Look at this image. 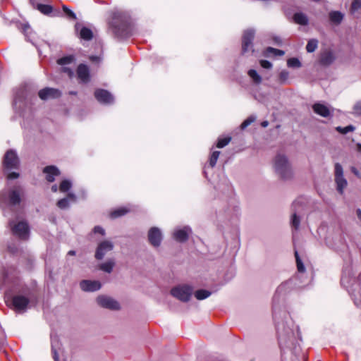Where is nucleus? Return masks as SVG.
I'll list each match as a JSON object with an SVG mask.
<instances>
[{
  "mask_svg": "<svg viewBox=\"0 0 361 361\" xmlns=\"http://www.w3.org/2000/svg\"><path fill=\"white\" fill-rule=\"evenodd\" d=\"M336 130L341 134H347L349 132L353 131L355 128L350 125L346 127L342 128L341 126L336 127Z\"/></svg>",
  "mask_w": 361,
  "mask_h": 361,
  "instance_id": "38",
  "label": "nucleus"
},
{
  "mask_svg": "<svg viewBox=\"0 0 361 361\" xmlns=\"http://www.w3.org/2000/svg\"><path fill=\"white\" fill-rule=\"evenodd\" d=\"M318 46V40L315 39H310L306 46L307 51L309 53L314 52Z\"/></svg>",
  "mask_w": 361,
  "mask_h": 361,
  "instance_id": "29",
  "label": "nucleus"
},
{
  "mask_svg": "<svg viewBox=\"0 0 361 361\" xmlns=\"http://www.w3.org/2000/svg\"><path fill=\"white\" fill-rule=\"evenodd\" d=\"M8 179H15L19 177V173L16 172L9 173L7 176Z\"/></svg>",
  "mask_w": 361,
  "mask_h": 361,
  "instance_id": "46",
  "label": "nucleus"
},
{
  "mask_svg": "<svg viewBox=\"0 0 361 361\" xmlns=\"http://www.w3.org/2000/svg\"><path fill=\"white\" fill-rule=\"evenodd\" d=\"M148 240L153 247H159L162 240L161 230L157 227L151 228L148 231Z\"/></svg>",
  "mask_w": 361,
  "mask_h": 361,
  "instance_id": "6",
  "label": "nucleus"
},
{
  "mask_svg": "<svg viewBox=\"0 0 361 361\" xmlns=\"http://www.w3.org/2000/svg\"><path fill=\"white\" fill-rule=\"evenodd\" d=\"M54 360H56V354L54 353Z\"/></svg>",
  "mask_w": 361,
  "mask_h": 361,
  "instance_id": "60",
  "label": "nucleus"
},
{
  "mask_svg": "<svg viewBox=\"0 0 361 361\" xmlns=\"http://www.w3.org/2000/svg\"><path fill=\"white\" fill-rule=\"evenodd\" d=\"M295 259H296V263H297V268H298V271L299 272H304L305 270V266H304L302 260L300 259V258L297 251L295 252Z\"/></svg>",
  "mask_w": 361,
  "mask_h": 361,
  "instance_id": "35",
  "label": "nucleus"
},
{
  "mask_svg": "<svg viewBox=\"0 0 361 361\" xmlns=\"http://www.w3.org/2000/svg\"><path fill=\"white\" fill-rule=\"evenodd\" d=\"M283 285L280 286L278 288L277 291H279L280 290H281V289L283 288Z\"/></svg>",
  "mask_w": 361,
  "mask_h": 361,
  "instance_id": "58",
  "label": "nucleus"
},
{
  "mask_svg": "<svg viewBox=\"0 0 361 361\" xmlns=\"http://www.w3.org/2000/svg\"><path fill=\"white\" fill-rule=\"evenodd\" d=\"M43 172L46 174V179L49 182H53L55 180V176L59 175V169L54 166L45 167Z\"/></svg>",
  "mask_w": 361,
  "mask_h": 361,
  "instance_id": "18",
  "label": "nucleus"
},
{
  "mask_svg": "<svg viewBox=\"0 0 361 361\" xmlns=\"http://www.w3.org/2000/svg\"><path fill=\"white\" fill-rule=\"evenodd\" d=\"M288 72L286 71H282L279 74V79L281 82H284L288 78Z\"/></svg>",
  "mask_w": 361,
  "mask_h": 361,
  "instance_id": "42",
  "label": "nucleus"
},
{
  "mask_svg": "<svg viewBox=\"0 0 361 361\" xmlns=\"http://www.w3.org/2000/svg\"><path fill=\"white\" fill-rule=\"evenodd\" d=\"M71 182L68 180H63L59 185V190L62 192H67L71 188Z\"/></svg>",
  "mask_w": 361,
  "mask_h": 361,
  "instance_id": "31",
  "label": "nucleus"
},
{
  "mask_svg": "<svg viewBox=\"0 0 361 361\" xmlns=\"http://www.w3.org/2000/svg\"><path fill=\"white\" fill-rule=\"evenodd\" d=\"M230 141H231L230 137L220 138V139H219V140L217 142L216 147L218 148H222V147H225L226 145H227L230 142Z\"/></svg>",
  "mask_w": 361,
  "mask_h": 361,
  "instance_id": "40",
  "label": "nucleus"
},
{
  "mask_svg": "<svg viewBox=\"0 0 361 361\" xmlns=\"http://www.w3.org/2000/svg\"><path fill=\"white\" fill-rule=\"evenodd\" d=\"M293 20L295 23L301 25H306L308 24V18L303 13L299 12L295 13L293 16Z\"/></svg>",
  "mask_w": 361,
  "mask_h": 361,
  "instance_id": "22",
  "label": "nucleus"
},
{
  "mask_svg": "<svg viewBox=\"0 0 361 361\" xmlns=\"http://www.w3.org/2000/svg\"><path fill=\"white\" fill-rule=\"evenodd\" d=\"M36 8L42 13L45 14V15L50 14L53 11V8L51 6L46 5V4L36 3Z\"/></svg>",
  "mask_w": 361,
  "mask_h": 361,
  "instance_id": "26",
  "label": "nucleus"
},
{
  "mask_svg": "<svg viewBox=\"0 0 361 361\" xmlns=\"http://www.w3.org/2000/svg\"><path fill=\"white\" fill-rule=\"evenodd\" d=\"M80 288L85 292H93L101 288L102 284L99 281L82 280L80 283Z\"/></svg>",
  "mask_w": 361,
  "mask_h": 361,
  "instance_id": "13",
  "label": "nucleus"
},
{
  "mask_svg": "<svg viewBox=\"0 0 361 361\" xmlns=\"http://www.w3.org/2000/svg\"><path fill=\"white\" fill-rule=\"evenodd\" d=\"M211 295V292L209 291V290H197L195 293V297L197 299V300H204V299H206L208 297H209Z\"/></svg>",
  "mask_w": 361,
  "mask_h": 361,
  "instance_id": "28",
  "label": "nucleus"
},
{
  "mask_svg": "<svg viewBox=\"0 0 361 361\" xmlns=\"http://www.w3.org/2000/svg\"><path fill=\"white\" fill-rule=\"evenodd\" d=\"M284 51L280 49H277L273 47H268L266 49L265 54L269 56L270 54L274 56H283L284 55Z\"/></svg>",
  "mask_w": 361,
  "mask_h": 361,
  "instance_id": "30",
  "label": "nucleus"
},
{
  "mask_svg": "<svg viewBox=\"0 0 361 361\" xmlns=\"http://www.w3.org/2000/svg\"><path fill=\"white\" fill-rule=\"evenodd\" d=\"M247 74L249 77L252 80L253 82H255V84L261 83L262 77L257 73V72L255 70H249Z\"/></svg>",
  "mask_w": 361,
  "mask_h": 361,
  "instance_id": "27",
  "label": "nucleus"
},
{
  "mask_svg": "<svg viewBox=\"0 0 361 361\" xmlns=\"http://www.w3.org/2000/svg\"><path fill=\"white\" fill-rule=\"evenodd\" d=\"M312 109L315 114L321 116L328 117L330 115L329 107L323 104L316 103L313 105Z\"/></svg>",
  "mask_w": 361,
  "mask_h": 361,
  "instance_id": "20",
  "label": "nucleus"
},
{
  "mask_svg": "<svg viewBox=\"0 0 361 361\" xmlns=\"http://www.w3.org/2000/svg\"><path fill=\"white\" fill-rule=\"evenodd\" d=\"M22 32H23L26 37H27L28 33L30 32L31 29L28 24H22L20 28Z\"/></svg>",
  "mask_w": 361,
  "mask_h": 361,
  "instance_id": "43",
  "label": "nucleus"
},
{
  "mask_svg": "<svg viewBox=\"0 0 361 361\" xmlns=\"http://www.w3.org/2000/svg\"><path fill=\"white\" fill-rule=\"evenodd\" d=\"M23 190L20 186L16 187L11 190L8 194L9 204L13 206L19 204L21 200L20 197L23 195Z\"/></svg>",
  "mask_w": 361,
  "mask_h": 361,
  "instance_id": "14",
  "label": "nucleus"
},
{
  "mask_svg": "<svg viewBox=\"0 0 361 361\" xmlns=\"http://www.w3.org/2000/svg\"><path fill=\"white\" fill-rule=\"evenodd\" d=\"M13 233L20 238L25 240L29 235V227L26 222L20 221L12 227Z\"/></svg>",
  "mask_w": 361,
  "mask_h": 361,
  "instance_id": "7",
  "label": "nucleus"
},
{
  "mask_svg": "<svg viewBox=\"0 0 361 361\" xmlns=\"http://www.w3.org/2000/svg\"><path fill=\"white\" fill-rule=\"evenodd\" d=\"M80 36L85 40H90L92 39L93 35L90 29L83 27L80 31Z\"/></svg>",
  "mask_w": 361,
  "mask_h": 361,
  "instance_id": "25",
  "label": "nucleus"
},
{
  "mask_svg": "<svg viewBox=\"0 0 361 361\" xmlns=\"http://www.w3.org/2000/svg\"><path fill=\"white\" fill-rule=\"evenodd\" d=\"M12 303L17 310H25L29 304V300L23 295H16L13 298Z\"/></svg>",
  "mask_w": 361,
  "mask_h": 361,
  "instance_id": "16",
  "label": "nucleus"
},
{
  "mask_svg": "<svg viewBox=\"0 0 361 361\" xmlns=\"http://www.w3.org/2000/svg\"><path fill=\"white\" fill-rule=\"evenodd\" d=\"M94 232L101 233L102 235H104L105 233L104 230L100 226H95L94 228Z\"/></svg>",
  "mask_w": 361,
  "mask_h": 361,
  "instance_id": "47",
  "label": "nucleus"
},
{
  "mask_svg": "<svg viewBox=\"0 0 361 361\" xmlns=\"http://www.w3.org/2000/svg\"><path fill=\"white\" fill-rule=\"evenodd\" d=\"M73 61L74 57L73 56H67L58 59L57 63L63 66L62 68L63 73H66L69 77H72L73 75V70L66 66L73 63Z\"/></svg>",
  "mask_w": 361,
  "mask_h": 361,
  "instance_id": "15",
  "label": "nucleus"
},
{
  "mask_svg": "<svg viewBox=\"0 0 361 361\" xmlns=\"http://www.w3.org/2000/svg\"><path fill=\"white\" fill-rule=\"evenodd\" d=\"M274 169L276 173L283 180H290L293 176L291 164L284 154H279L275 157Z\"/></svg>",
  "mask_w": 361,
  "mask_h": 361,
  "instance_id": "1",
  "label": "nucleus"
},
{
  "mask_svg": "<svg viewBox=\"0 0 361 361\" xmlns=\"http://www.w3.org/2000/svg\"><path fill=\"white\" fill-rule=\"evenodd\" d=\"M261 125H262V127L265 128V127L268 126V125H269V122H268V121H263V122L262 123V124H261Z\"/></svg>",
  "mask_w": 361,
  "mask_h": 361,
  "instance_id": "53",
  "label": "nucleus"
},
{
  "mask_svg": "<svg viewBox=\"0 0 361 361\" xmlns=\"http://www.w3.org/2000/svg\"><path fill=\"white\" fill-rule=\"evenodd\" d=\"M276 328H277V331H278V332L279 333V331H280V328H279V326H276Z\"/></svg>",
  "mask_w": 361,
  "mask_h": 361,
  "instance_id": "59",
  "label": "nucleus"
},
{
  "mask_svg": "<svg viewBox=\"0 0 361 361\" xmlns=\"http://www.w3.org/2000/svg\"><path fill=\"white\" fill-rule=\"evenodd\" d=\"M114 248V244L112 242L109 240H104L98 245L97 249L95 253V257L97 259H102L104 255L111 251Z\"/></svg>",
  "mask_w": 361,
  "mask_h": 361,
  "instance_id": "8",
  "label": "nucleus"
},
{
  "mask_svg": "<svg viewBox=\"0 0 361 361\" xmlns=\"http://www.w3.org/2000/svg\"><path fill=\"white\" fill-rule=\"evenodd\" d=\"M357 149L358 151L361 152V144L360 143L357 144Z\"/></svg>",
  "mask_w": 361,
  "mask_h": 361,
  "instance_id": "56",
  "label": "nucleus"
},
{
  "mask_svg": "<svg viewBox=\"0 0 361 361\" xmlns=\"http://www.w3.org/2000/svg\"><path fill=\"white\" fill-rule=\"evenodd\" d=\"M121 13H120V12H117V13H115L114 14V20H116V19H117V18H121Z\"/></svg>",
  "mask_w": 361,
  "mask_h": 361,
  "instance_id": "49",
  "label": "nucleus"
},
{
  "mask_svg": "<svg viewBox=\"0 0 361 361\" xmlns=\"http://www.w3.org/2000/svg\"><path fill=\"white\" fill-rule=\"evenodd\" d=\"M287 65L288 67L291 68H300L301 63L297 58H290L288 60Z\"/></svg>",
  "mask_w": 361,
  "mask_h": 361,
  "instance_id": "33",
  "label": "nucleus"
},
{
  "mask_svg": "<svg viewBox=\"0 0 361 361\" xmlns=\"http://www.w3.org/2000/svg\"><path fill=\"white\" fill-rule=\"evenodd\" d=\"M354 113L357 115H361V101L357 102L353 108Z\"/></svg>",
  "mask_w": 361,
  "mask_h": 361,
  "instance_id": "44",
  "label": "nucleus"
},
{
  "mask_svg": "<svg viewBox=\"0 0 361 361\" xmlns=\"http://www.w3.org/2000/svg\"><path fill=\"white\" fill-rule=\"evenodd\" d=\"M354 302H355V304L357 307H360V306H361V301H358V300H357L356 299H354Z\"/></svg>",
  "mask_w": 361,
  "mask_h": 361,
  "instance_id": "54",
  "label": "nucleus"
},
{
  "mask_svg": "<svg viewBox=\"0 0 361 361\" xmlns=\"http://www.w3.org/2000/svg\"><path fill=\"white\" fill-rule=\"evenodd\" d=\"M112 25L114 26L115 27H117L116 22V21H113L112 22Z\"/></svg>",
  "mask_w": 361,
  "mask_h": 361,
  "instance_id": "57",
  "label": "nucleus"
},
{
  "mask_svg": "<svg viewBox=\"0 0 361 361\" xmlns=\"http://www.w3.org/2000/svg\"><path fill=\"white\" fill-rule=\"evenodd\" d=\"M334 61V54L331 51L324 52L320 59V62L322 64L327 66L333 63Z\"/></svg>",
  "mask_w": 361,
  "mask_h": 361,
  "instance_id": "23",
  "label": "nucleus"
},
{
  "mask_svg": "<svg viewBox=\"0 0 361 361\" xmlns=\"http://www.w3.org/2000/svg\"><path fill=\"white\" fill-rule=\"evenodd\" d=\"M76 202V196L73 193L70 192L68 194L66 197L59 200L57 202V206L60 209H64L69 207L70 202Z\"/></svg>",
  "mask_w": 361,
  "mask_h": 361,
  "instance_id": "19",
  "label": "nucleus"
},
{
  "mask_svg": "<svg viewBox=\"0 0 361 361\" xmlns=\"http://www.w3.org/2000/svg\"><path fill=\"white\" fill-rule=\"evenodd\" d=\"M193 289L188 285H180L171 289V293L182 302H188L192 293Z\"/></svg>",
  "mask_w": 361,
  "mask_h": 361,
  "instance_id": "3",
  "label": "nucleus"
},
{
  "mask_svg": "<svg viewBox=\"0 0 361 361\" xmlns=\"http://www.w3.org/2000/svg\"><path fill=\"white\" fill-rule=\"evenodd\" d=\"M20 164V160L17 152L14 149L8 150L4 158L3 165L6 170L17 169Z\"/></svg>",
  "mask_w": 361,
  "mask_h": 361,
  "instance_id": "4",
  "label": "nucleus"
},
{
  "mask_svg": "<svg viewBox=\"0 0 361 361\" xmlns=\"http://www.w3.org/2000/svg\"><path fill=\"white\" fill-rule=\"evenodd\" d=\"M78 78L82 82L86 83L90 80V71L86 65L80 64L77 68Z\"/></svg>",
  "mask_w": 361,
  "mask_h": 361,
  "instance_id": "17",
  "label": "nucleus"
},
{
  "mask_svg": "<svg viewBox=\"0 0 361 361\" xmlns=\"http://www.w3.org/2000/svg\"><path fill=\"white\" fill-rule=\"evenodd\" d=\"M255 36V31L252 29H247L244 32L243 36V52L246 53L252 48V39Z\"/></svg>",
  "mask_w": 361,
  "mask_h": 361,
  "instance_id": "9",
  "label": "nucleus"
},
{
  "mask_svg": "<svg viewBox=\"0 0 361 361\" xmlns=\"http://www.w3.org/2000/svg\"><path fill=\"white\" fill-rule=\"evenodd\" d=\"M351 171L357 177H361L358 170L355 167L351 168Z\"/></svg>",
  "mask_w": 361,
  "mask_h": 361,
  "instance_id": "48",
  "label": "nucleus"
},
{
  "mask_svg": "<svg viewBox=\"0 0 361 361\" xmlns=\"http://www.w3.org/2000/svg\"><path fill=\"white\" fill-rule=\"evenodd\" d=\"M38 95L41 99L47 100L49 99L58 98L61 95V93L58 89L46 87L41 90Z\"/></svg>",
  "mask_w": 361,
  "mask_h": 361,
  "instance_id": "11",
  "label": "nucleus"
},
{
  "mask_svg": "<svg viewBox=\"0 0 361 361\" xmlns=\"http://www.w3.org/2000/svg\"><path fill=\"white\" fill-rule=\"evenodd\" d=\"M256 120V116H250L247 119H245L240 125V128L244 130L251 123H252Z\"/></svg>",
  "mask_w": 361,
  "mask_h": 361,
  "instance_id": "37",
  "label": "nucleus"
},
{
  "mask_svg": "<svg viewBox=\"0 0 361 361\" xmlns=\"http://www.w3.org/2000/svg\"><path fill=\"white\" fill-rule=\"evenodd\" d=\"M300 219L296 213H293L291 218V225L295 230H298L300 226Z\"/></svg>",
  "mask_w": 361,
  "mask_h": 361,
  "instance_id": "36",
  "label": "nucleus"
},
{
  "mask_svg": "<svg viewBox=\"0 0 361 361\" xmlns=\"http://www.w3.org/2000/svg\"><path fill=\"white\" fill-rule=\"evenodd\" d=\"M329 17L331 23L335 25H339L343 19V15L339 11L330 12Z\"/></svg>",
  "mask_w": 361,
  "mask_h": 361,
  "instance_id": "21",
  "label": "nucleus"
},
{
  "mask_svg": "<svg viewBox=\"0 0 361 361\" xmlns=\"http://www.w3.org/2000/svg\"><path fill=\"white\" fill-rule=\"evenodd\" d=\"M128 210L124 208H120L111 212L110 216L111 218H117L126 214Z\"/></svg>",
  "mask_w": 361,
  "mask_h": 361,
  "instance_id": "32",
  "label": "nucleus"
},
{
  "mask_svg": "<svg viewBox=\"0 0 361 361\" xmlns=\"http://www.w3.org/2000/svg\"><path fill=\"white\" fill-rule=\"evenodd\" d=\"M219 154L220 152L219 151H214L212 153V155L209 159V165L211 167L213 168L216 165Z\"/></svg>",
  "mask_w": 361,
  "mask_h": 361,
  "instance_id": "34",
  "label": "nucleus"
},
{
  "mask_svg": "<svg viewBox=\"0 0 361 361\" xmlns=\"http://www.w3.org/2000/svg\"><path fill=\"white\" fill-rule=\"evenodd\" d=\"M69 255H75V252L74 250H70L68 253Z\"/></svg>",
  "mask_w": 361,
  "mask_h": 361,
  "instance_id": "55",
  "label": "nucleus"
},
{
  "mask_svg": "<svg viewBox=\"0 0 361 361\" xmlns=\"http://www.w3.org/2000/svg\"><path fill=\"white\" fill-rule=\"evenodd\" d=\"M274 40L276 44H281V39L280 37H274Z\"/></svg>",
  "mask_w": 361,
  "mask_h": 361,
  "instance_id": "50",
  "label": "nucleus"
},
{
  "mask_svg": "<svg viewBox=\"0 0 361 361\" xmlns=\"http://www.w3.org/2000/svg\"><path fill=\"white\" fill-rule=\"evenodd\" d=\"M361 9V0H354L351 4V13H355Z\"/></svg>",
  "mask_w": 361,
  "mask_h": 361,
  "instance_id": "39",
  "label": "nucleus"
},
{
  "mask_svg": "<svg viewBox=\"0 0 361 361\" xmlns=\"http://www.w3.org/2000/svg\"><path fill=\"white\" fill-rule=\"evenodd\" d=\"M192 231L189 226L176 228L173 233V238L178 242H185L188 239Z\"/></svg>",
  "mask_w": 361,
  "mask_h": 361,
  "instance_id": "10",
  "label": "nucleus"
},
{
  "mask_svg": "<svg viewBox=\"0 0 361 361\" xmlns=\"http://www.w3.org/2000/svg\"><path fill=\"white\" fill-rule=\"evenodd\" d=\"M51 190L54 192H56L58 190V186L56 185H53L51 186Z\"/></svg>",
  "mask_w": 361,
  "mask_h": 361,
  "instance_id": "52",
  "label": "nucleus"
},
{
  "mask_svg": "<svg viewBox=\"0 0 361 361\" xmlns=\"http://www.w3.org/2000/svg\"><path fill=\"white\" fill-rule=\"evenodd\" d=\"M96 300L97 304L102 307L111 310H117L120 309L119 303L111 297L106 295H99Z\"/></svg>",
  "mask_w": 361,
  "mask_h": 361,
  "instance_id": "5",
  "label": "nucleus"
},
{
  "mask_svg": "<svg viewBox=\"0 0 361 361\" xmlns=\"http://www.w3.org/2000/svg\"><path fill=\"white\" fill-rule=\"evenodd\" d=\"M62 8L69 19H72V20L76 19L75 14L71 10H70L67 6H63Z\"/></svg>",
  "mask_w": 361,
  "mask_h": 361,
  "instance_id": "41",
  "label": "nucleus"
},
{
  "mask_svg": "<svg viewBox=\"0 0 361 361\" xmlns=\"http://www.w3.org/2000/svg\"><path fill=\"white\" fill-rule=\"evenodd\" d=\"M356 214H357V216L358 219H360L361 221V209H357L356 210Z\"/></svg>",
  "mask_w": 361,
  "mask_h": 361,
  "instance_id": "51",
  "label": "nucleus"
},
{
  "mask_svg": "<svg viewBox=\"0 0 361 361\" xmlns=\"http://www.w3.org/2000/svg\"><path fill=\"white\" fill-rule=\"evenodd\" d=\"M115 265V262L113 259H109L106 262H104L99 265V269L106 273H111Z\"/></svg>",
  "mask_w": 361,
  "mask_h": 361,
  "instance_id": "24",
  "label": "nucleus"
},
{
  "mask_svg": "<svg viewBox=\"0 0 361 361\" xmlns=\"http://www.w3.org/2000/svg\"><path fill=\"white\" fill-rule=\"evenodd\" d=\"M260 65L262 68L269 69L272 67V64L271 62L267 60H261Z\"/></svg>",
  "mask_w": 361,
  "mask_h": 361,
  "instance_id": "45",
  "label": "nucleus"
},
{
  "mask_svg": "<svg viewBox=\"0 0 361 361\" xmlns=\"http://www.w3.org/2000/svg\"><path fill=\"white\" fill-rule=\"evenodd\" d=\"M334 180L337 191L341 195H343L344 190L348 185V181L344 177L343 166L339 163L334 164Z\"/></svg>",
  "mask_w": 361,
  "mask_h": 361,
  "instance_id": "2",
  "label": "nucleus"
},
{
  "mask_svg": "<svg viewBox=\"0 0 361 361\" xmlns=\"http://www.w3.org/2000/svg\"><path fill=\"white\" fill-rule=\"evenodd\" d=\"M94 97L97 100L103 104H111L114 102V97L107 90L99 89L94 92Z\"/></svg>",
  "mask_w": 361,
  "mask_h": 361,
  "instance_id": "12",
  "label": "nucleus"
}]
</instances>
